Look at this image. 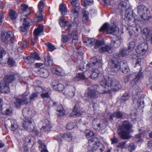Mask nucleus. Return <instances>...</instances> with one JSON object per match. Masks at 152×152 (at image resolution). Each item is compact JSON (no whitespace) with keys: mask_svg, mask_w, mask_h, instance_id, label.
<instances>
[{"mask_svg":"<svg viewBox=\"0 0 152 152\" xmlns=\"http://www.w3.org/2000/svg\"><path fill=\"white\" fill-rule=\"evenodd\" d=\"M72 35L71 34H69L67 35L63 36L62 38V41L64 42H67L72 37Z\"/></svg>","mask_w":152,"mask_h":152,"instance_id":"ea45409f","label":"nucleus"},{"mask_svg":"<svg viewBox=\"0 0 152 152\" xmlns=\"http://www.w3.org/2000/svg\"><path fill=\"white\" fill-rule=\"evenodd\" d=\"M126 141L120 142L117 145V147L121 149L126 148Z\"/></svg>","mask_w":152,"mask_h":152,"instance_id":"c03bdc74","label":"nucleus"},{"mask_svg":"<svg viewBox=\"0 0 152 152\" xmlns=\"http://www.w3.org/2000/svg\"><path fill=\"white\" fill-rule=\"evenodd\" d=\"M37 94L36 92H34L30 96V100H34L35 99V98H37Z\"/></svg>","mask_w":152,"mask_h":152,"instance_id":"bf43d9fd","label":"nucleus"},{"mask_svg":"<svg viewBox=\"0 0 152 152\" xmlns=\"http://www.w3.org/2000/svg\"><path fill=\"white\" fill-rule=\"evenodd\" d=\"M45 64L47 65L50 66L53 64V59L51 57H46L45 58Z\"/></svg>","mask_w":152,"mask_h":152,"instance_id":"4c0bfd02","label":"nucleus"},{"mask_svg":"<svg viewBox=\"0 0 152 152\" xmlns=\"http://www.w3.org/2000/svg\"><path fill=\"white\" fill-rule=\"evenodd\" d=\"M123 114L122 112L118 111L114 112L110 115L109 118L112 121L113 120V118L116 117L117 118H120L123 117Z\"/></svg>","mask_w":152,"mask_h":152,"instance_id":"a878e982","label":"nucleus"},{"mask_svg":"<svg viewBox=\"0 0 152 152\" xmlns=\"http://www.w3.org/2000/svg\"><path fill=\"white\" fill-rule=\"evenodd\" d=\"M59 11L62 15H65L66 14L67 10L65 4H62L60 5Z\"/></svg>","mask_w":152,"mask_h":152,"instance_id":"2f4dec72","label":"nucleus"},{"mask_svg":"<svg viewBox=\"0 0 152 152\" xmlns=\"http://www.w3.org/2000/svg\"><path fill=\"white\" fill-rule=\"evenodd\" d=\"M118 28L115 25L109 26L108 23H105L99 29V31L103 32L106 31L107 34H113L118 31Z\"/></svg>","mask_w":152,"mask_h":152,"instance_id":"0eeeda50","label":"nucleus"},{"mask_svg":"<svg viewBox=\"0 0 152 152\" xmlns=\"http://www.w3.org/2000/svg\"><path fill=\"white\" fill-rule=\"evenodd\" d=\"M53 106L56 107L57 112V114L60 116H63L65 115V112L62 105L58 104L56 102L53 103Z\"/></svg>","mask_w":152,"mask_h":152,"instance_id":"f3484780","label":"nucleus"},{"mask_svg":"<svg viewBox=\"0 0 152 152\" xmlns=\"http://www.w3.org/2000/svg\"><path fill=\"white\" fill-rule=\"evenodd\" d=\"M125 3L123 1H121L118 5L117 8L120 10V12H121L122 11L125 10Z\"/></svg>","mask_w":152,"mask_h":152,"instance_id":"f704fd0d","label":"nucleus"},{"mask_svg":"<svg viewBox=\"0 0 152 152\" xmlns=\"http://www.w3.org/2000/svg\"><path fill=\"white\" fill-rule=\"evenodd\" d=\"M1 113L6 115H10L12 113V110L11 108H9L6 110L5 109H3L2 108V110L1 112Z\"/></svg>","mask_w":152,"mask_h":152,"instance_id":"58836bf2","label":"nucleus"},{"mask_svg":"<svg viewBox=\"0 0 152 152\" xmlns=\"http://www.w3.org/2000/svg\"><path fill=\"white\" fill-rule=\"evenodd\" d=\"M22 18L20 19V20H22L23 19V21H24L23 23V26H21L20 28V30L21 31L23 32H27V30L28 28L30 26L29 22L27 20V18L26 16L23 15V16L22 15Z\"/></svg>","mask_w":152,"mask_h":152,"instance_id":"4468645a","label":"nucleus"},{"mask_svg":"<svg viewBox=\"0 0 152 152\" xmlns=\"http://www.w3.org/2000/svg\"><path fill=\"white\" fill-rule=\"evenodd\" d=\"M95 86L94 85L90 86L85 93V96L88 98H94L95 95Z\"/></svg>","mask_w":152,"mask_h":152,"instance_id":"6ab92c4d","label":"nucleus"},{"mask_svg":"<svg viewBox=\"0 0 152 152\" xmlns=\"http://www.w3.org/2000/svg\"><path fill=\"white\" fill-rule=\"evenodd\" d=\"M28 6L25 4L21 5V8L23 11H26L28 8Z\"/></svg>","mask_w":152,"mask_h":152,"instance_id":"338daca9","label":"nucleus"},{"mask_svg":"<svg viewBox=\"0 0 152 152\" xmlns=\"http://www.w3.org/2000/svg\"><path fill=\"white\" fill-rule=\"evenodd\" d=\"M134 43L133 42H130L128 46V48H124L121 49L118 54L119 57L126 56L134 48Z\"/></svg>","mask_w":152,"mask_h":152,"instance_id":"9b49d317","label":"nucleus"},{"mask_svg":"<svg viewBox=\"0 0 152 152\" xmlns=\"http://www.w3.org/2000/svg\"><path fill=\"white\" fill-rule=\"evenodd\" d=\"M95 59L92 58L88 64H86L83 63L78 66L77 69L83 72H85L89 70V74L90 77L93 80L95 79Z\"/></svg>","mask_w":152,"mask_h":152,"instance_id":"7ed1b4c3","label":"nucleus"},{"mask_svg":"<svg viewBox=\"0 0 152 152\" xmlns=\"http://www.w3.org/2000/svg\"><path fill=\"white\" fill-rule=\"evenodd\" d=\"M95 40L94 38H88L87 40L85 42L86 45L91 47L95 44Z\"/></svg>","mask_w":152,"mask_h":152,"instance_id":"72a5a7b5","label":"nucleus"},{"mask_svg":"<svg viewBox=\"0 0 152 152\" xmlns=\"http://www.w3.org/2000/svg\"><path fill=\"white\" fill-rule=\"evenodd\" d=\"M104 150L102 144L99 142H96V152H102Z\"/></svg>","mask_w":152,"mask_h":152,"instance_id":"473e14b6","label":"nucleus"},{"mask_svg":"<svg viewBox=\"0 0 152 152\" xmlns=\"http://www.w3.org/2000/svg\"><path fill=\"white\" fill-rule=\"evenodd\" d=\"M99 51L102 53L108 52L109 53H112V48L109 45H105L104 46L99 48L98 49Z\"/></svg>","mask_w":152,"mask_h":152,"instance_id":"b1692460","label":"nucleus"},{"mask_svg":"<svg viewBox=\"0 0 152 152\" xmlns=\"http://www.w3.org/2000/svg\"><path fill=\"white\" fill-rule=\"evenodd\" d=\"M111 141L112 144L116 143L118 142V139L115 137H114L113 138L111 139Z\"/></svg>","mask_w":152,"mask_h":152,"instance_id":"774afa93","label":"nucleus"},{"mask_svg":"<svg viewBox=\"0 0 152 152\" xmlns=\"http://www.w3.org/2000/svg\"><path fill=\"white\" fill-rule=\"evenodd\" d=\"M75 89V87L71 86L66 88L63 93L64 95L66 96L72 97L74 96Z\"/></svg>","mask_w":152,"mask_h":152,"instance_id":"dca6fc26","label":"nucleus"},{"mask_svg":"<svg viewBox=\"0 0 152 152\" xmlns=\"http://www.w3.org/2000/svg\"><path fill=\"white\" fill-rule=\"evenodd\" d=\"M46 45L48 48V50L52 52L56 49L54 46L50 43L46 44Z\"/></svg>","mask_w":152,"mask_h":152,"instance_id":"09e8293b","label":"nucleus"},{"mask_svg":"<svg viewBox=\"0 0 152 152\" xmlns=\"http://www.w3.org/2000/svg\"><path fill=\"white\" fill-rule=\"evenodd\" d=\"M26 59L27 61V62L28 63L32 64L34 62V59L31 56L27 57Z\"/></svg>","mask_w":152,"mask_h":152,"instance_id":"6e6d98bb","label":"nucleus"},{"mask_svg":"<svg viewBox=\"0 0 152 152\" xmlns=\"http://www.w3.org/2000/svg\"><path fill=\"white\" fill-rule=\"evenodd\" d=\"M104 44V42L102 40H97L96 41V47L102 46Z\"/></svg>","mask_w":152,"mask_h":152,"instance_id":"3c124183","label":"nucleus"},{"mask_svg":"<svg viewBox=\"0 0 152 152\" xmlns=\"http://www.w3.org/2000/svg\"><path fill=\"white\" fill-rule=\"evenodd\" d=\"M43 12L38 11L36 14L37 20H43V18L42 15Z\"/></svg>","mask_w":152,"mask_h":152,"instance_id":"de8ad7c7","label":"nucleus"},{"mask_svg":"<svg viewBox=\"0 0 152 152\" xmlns=\"http://www.w3.org/2000/svg\"><path fill=\"white\" fill-rule=\"evenodd\" d=\"M8 65L10 66H12L15 64V62L14 60L12 58H9L8 60Z\"/></svg>","mask_w":152,"mask_h":152,"instance_id":"864d4df0","label":"nucleus"},{"mask_svg":"<svg viewBox=\"0 0 152 152\" xmlns=\"http://www.w3.org/2000/svg\"><path fill=\"white\" fill-rule=\"evenodd\" d=\"M40 77L44 78H46L48 76L49 74L48 71L46 69H43L41 70L39 73Z\"/></svg>","mask_w":152,"mask_h":152,"instance_id":"e433bc0d","label":"nucleus"},{"mask_svg":"<svg viewBox=\"0 0 152 152\" xmlns=\"http://www.w3.org/2000/svg\"><path fill=\"white\" fill-rule=\"evenodd\" d=\"M136 141L137 142H140L142 141V140L141 138V134H137L135 135Z\"/></svg>","mask_w":152,"mask_h":152,"instance_id":"e2e57ef3","label":"nucleus"},{"mask_svg":"<svg viewBox=\"0 0 152 152\" xmlns=\"http://www.w3.org/2000/svg\"><path fill=\"white\" fill-rule=\"evenodd\" d=\"M142 32V36L143 39L148 41L151 39L152 34H151L149 32L148 28H144Z\"/></svg>","mask_w":152,"mask_h":152,"instance_id":"4be33fe9","label":"nucleus"},{"mask_svg":"<svg viewBox=\"0 0 152 152\" xmlns=\"http://www.w3.org/2000/svg\"><path fill=\"white\" fill-rule=\"evenodd\" d=\"M82 20L84 23H86L89 20L88 13L85 9H83L82 11Z\"/></svg>","mask_w":152,"mask_h":152,"instance_id":"bb28decb","label":"nucleus"},{"mask_svg":"<svg viewBox=\"0 0 152 152\" xmlns=\"http://www.w3.org/2000/svg\"><path fill=\"white\" fill-rule=\"evenodd\" d=\"M9 14L10 18L11 19L14 20L16 18V15H15V11L10 10L9 12Z\"/></svg>","mask_w":152,"mask_h":152,"instance_id":"a18cd8bd","label":"nucleus"},{"mask_svg":"<svg viewBox=\"0 0 152 152\" xmlns=\"http://www.w3.org/2000/svg\"><path fill=\"white\" fill-rule=\"evenodd\" d=\"M148 48V45L145 43H143L137 46L136 50L138 54L142 56L146 53Z\"/></svg>","mask_w":152,"mask_h":152,"instance_id":"ddd939ff","label":"nucleus"},{"mask_svg":"<svg viewBox=\"0 0 152 152\" xmlns=\"http://www.w3.org/2000/svg\"><path fill=\"white\" fill-rule=\"evenodd\" d=\"M23 114V116L26 118H31V116H32L31 111L30 108L28 107L25 108L23 109L22 111Z\"/></svg>","mask_w":152,"mask_h":152,"instance_id":"393cba45","label":"nucleus"},{"mask_svg":"<svg viewBox=\"0 0 152 152\" xmlns=\"http://www.w3.org/2000/svg\"><path fill=\"white\" fill-rule=\"evenodd\" d=\"M28 93V92H26L23 94L22 96V99L15 98L14 104L17 107L19 108L22 105L26 104H28L29 101L28 98L27 97Z\"/></svg>","mask_w":152,"mask_h":152,"instance_id":"6e6552de","label":"nucleus"},{"mask_svg":"<svg viewBox=\"0 0 152 152\" xmlns=\"http://www.w3.org/2000/svg\"><path fill=\"white\" fill-rule=\"evenodd\" d=\"M31 56L33 58H34V60L37 59L39 60L40 59V58L38 54L34 52L31 53Z\"/></svg>","mask_w":152,"mask_h":152,"instance_id":"680f3d73","label":"nucleus"},{"mask_svg":"<svg viewBox=\"0 0 152 152\" xmlns=\"http://www.w3.org/2000/svg\"><path fill=\"white\" fill-rule=\"evenodd\" d=\"M142 73L140 72V70L138 73L137 75L132 80L131 85L132 86H134L138 83L140 77L142 75Z\"/></svg>","mask_w":152,"mask_h":152,"instance_id":"cd10ccee","label":"nucleus"},{"mask_svg":"<svg viewBox=\"0 0 152 152\" xmlns=\"http://www.w3.org/2000/svg\"><path fill=\"white\" fill-rule=\"evenodd\" d=\"M85 136L88 138H90L91 137H93L94 135V133L88 129L86 130L84 132Z\"/></svg>","mask_w":152,"mask_h":152,"instance_id":"a19ab883","label":"nucleus"},{"mask_svg":"<svg viewBox=\"0 0 152 152\" xmlns=\"http://www.w3.org/2000/svg\"><path fill=\"white\" fill-rule=\"evenodd\" d=\"M128 98V94H125L121 96V102H124V101L127 100Z\"/></svg>","mask_w":152,"mask_h":152,"instance_id":"603ef678","label":"nucleus"},{"mask_svg":"<svg viewBox=\"0 0 152 152\" xmlns=\"http://www.w3.org/2000/svg\"><path fill=\"white\" fill-rule=\"evenodd\" d=\"M1 39L3 42L5 43L8 44L11 41V43H13L14 34L10 31L2 33L1 34Z\"/></svg>","mask_w":152,"mask_h":152,"instance_id":"9d476101","label":"nucleus"},{"mask_svg":"<svg viewBox=\"0 0 152 152\" xmlns=\"http://www.w3.org/2000/svg\"><path fill=\"white\" fill-rule=\"evenodd\" d=\"M38 7L39 9L38 11L43 12L44 4L42 1L41 0L39 2L38 5Z\"/></svg>","mask_w":152,"mask_h":152,"instance_id":"37998d69","label":"nucleus"},{"mask_svg":"<svg viewBox=\"0 0 152 152\" xmlns=\"http://www.w3.org/2000/svg\"><path fill=\"white\" fill-rule=\"evenodd\" d=\"M72 12L75 16L73 22L72 23V24L73 26H76V27H77L80 23L79 19L77 18L78 12L75 9L73 10L72 11Z\"/></svg>","mask_w":152,"mask_h":152,"instance_id":"5701e85b","label":"nucleus"},{"mask_svg":"<svg viewBox=\"0 0 152 152\" xmlns=\"http://www.w3.org/2000/svg\"><path fill=\"white\" fill-rule=\"evenodd\" d=\"M135 146L133 143H130L128 147V149L129 152H132L133 151L135 150Z\"/></svg>","mask_w":152,"mask_h":152,"instance_id":"49530a36","label":"nucleus"},{"mask_svg":"<svg viewBox=\"0 0 152 152\" xmlns=\"http://www.w3.org/2000/svg\"><path fill=\"white\" fill-rule=\"evenodd\" d=\"M133 91L135 92L136 95L138 94L141 91V88L138 86H135Z\"/></svg>","mask_w":152,"mask_h":152,"instance_id":"052dcab7","label":"nucleus"},{"mask_svg":"<svg viewBox=\"0 0 152 152\" xmlns=\"http://www.w3.org/2000/svg\"><path fill=\"white\" fill-rule=\"evenodd\" d=\"M74 124L73 123H71L68 124L66 126V129L68 130H71L74 127Z\"/></svg>","mask_w":152,"mask_h":152,"instance_id":"13d9d810","label":"nucleus"},{"mask_svg":"<svg viewBox=\"0 0 152 152\" xmlns=\"http://www.w3.org/2000/svg\"><path fill=\"white\" fill-rule=\"evenodd\" d=\"M43 30V26L42 25H39L38 28L34 30V38L30 40L31 45H34L36 43V41L38 39V37L39 34L42 32Z\"/></svg>","mask_w":152,"mask_h":152,"instance_id":"f8f14e48","label":"nucleus"},{"mask_svg":"<svg viewBox=\"0 0 152 152\" xmlns=\"http://www.w3.org/2000/svg\"><path fill=\"white\" fill-rule=\"evenodd\" d=\"M53 87L56 90L61 91L63 90L64 88V86L63 85L60 83H53Z\"/></svg>","mask_w":152,"mask_h":152,"instance_id":"7c9ffc66","label":"nucleus"},{"mask_svg":"<svg viewBox=\"0 0 152 152\" xmlns=\"http://www.w3.org/2000/svg\"><path fill=\"white\" fill-rule=\"evenodd\" d=\"M41 146H39V148L41 152H48L46 149V146L45 144H42Z\"/></svg>","mask_w":152,"mask_h":152,"instance_id":"8fccbe9b","label":"nucleus"},{"mask_svg":"<svg viewBox=\"0 0 152 152\" xmlns=\"http://www.w3.org/2000/svg\"><path fill=\"white\" fill-rule=\"evenodd\" d=\"M148 9L144 5H140L132 11L134 18L140 21H145L147 19V12Z\"/></svg>","mask_w":152,"mask_h":152,"instance_id":"f257e3e1","label":"nucleus"},{"mask_svg":"<svg viewBox=\"0 0 152 152\" xmlns=\"http://www.w3.org/2000/svg\"><path fill=\"white\" fill-rule=\"evenodd\" d=\"M112 64L111 65L110 67L111 68H114V70L115 71H119L126 74L129 72V69L126 61H121L119 63L117 61H112Z\"/></svg>","mask_w":152,"mask_h":152,"instance_id":"423d86ee","label":"nucleus"},{"mask_svg":"<svg viewBox=\"0 0 152 152\" xmlns=\"http://www.w3.org/2000/svg\"><path fill=\"white\" fill-rule=\"evenodd\" d=\"M11 130L12 131L16 130L18 128V125L16 120L15 119H12L11 120Z\"/></svg>","mask_w":152,"mask_h":152,"instance_id":"c756f323","label":"nucleus"},{"mask_svg":"<svg viewBox=\"0 0 152 152\" xmlns=\"http://www.w3.org/2000/svg\"><path fill=\"white\" fill-rule=\"evenodd\" d=\"M78 78V80L80 79H84L86 78V77L83 73H78L76 77V78Z\"/></svg>","mask_w":152,"mask_h":152,"instance_id":"4d7b16f0","label":"nucleus"},{"mask_svg":"<svg viewBox=\"0 0 152 152\" xmlns=\"http://www.w3.org/2000/svg\"><path fill=\"white\" fill-rule=\"evenodd\" d=\"M15 79L13 75H8L5 76L0 85V93L3 92L5 93L10 92L9 84L13 81Z\"/></svg>","mask_w":152,"mask_h":152,"instance_id":"39448f33","label":"nucleus"},{"mask_svg":"<svg viewBox=\"0 0 152 152\" xmlns=\"http://www.w3.org/2000/svg\"><path fill=\"white\" fill-rule=\"evenodd\" d=\"M34 140V138L33 137L29 135L25 137L24 140L26 142L30 143L31 142H33Z\"/></svg>","mask_w":152,"mask_h":152,"instance_id":"79ce46f5","label":"nucleus"},{"mask_svg":"<svg viewBox=\"0 0 152 152\" xmlns=\"http://www.w3.org/2000/svg\"><path fill=\"white\" fill-rule=\"evenodd\" d=\"M82 111L80 109L79 104L77 103L74 107V108L72 112L69 114L71 117L75 115L77 116H79L81 115Z\"/></svg>","mask_w":152,"mask_h":152,"instance_id":"2eb2a0df","label":"nucleus"},{"mask_svg":"<svg viewBox=\"0 0 152 152\" xmlns=\"http://www.w3.org/2000/svg\"><path fill=\"white\" fill-rule=\"evenodd\" d=\"M71 4L73 7H75L78 3L77 0H70Z\"/></svg>","mask_w":152,"mask_h":152,"instance_id":"0e129e2a","label":"nucleus"},{"mask_svg":"<svg viewBox=\"0 0 152 152\" xmlns=\"http://www.w3.org/2000/svg\"><path fill=\"white\" fill-rule=\"evenodd\" d=\"M22 127L26 130L28 132L31 131L32 129V121L30 119H26L22 124Z\"/></svg>","mask_w":152,"mask_h":152,"instance_id":"a211bd4d","label":"nucleus"},{"mask_svg":"<svg viewBox=\"0 0 152 152\" xmlns=\"http://www.w3.org/2000/svg\"><path fill=\"white\" fill-rule=\"evenodd\" d=\"M6 53V51L4 49L0 46V58L1 59L3 56Z\"/></svg>","mask_w":152,"mask_h":152,"instance_id":"5fc2aeb1","label":"nucleus"},{"mask_svg":"<svg viewBox=\"0 0 152 152\" xmlns=\"http://www.w3.org/2000/svg\"><path fill=\"white\" fill-rule=\"evenodd\" d=\"M133 15L132 12L129 11V10H127L125 12V19L126 20H128V22L130 21L133 18Z\"/></svg>","mask_w":152,"mask_h":152,"instance_id":"c85d7f7f","label":"nucleus"},{"mask_svg":"<svg viewBox=\"0 0 152 152\" xmlns=\"http://www.w3.org/2000/svg\"><path fill=\"white\" fill-rule=\"evenodd\" d=\"M84 2L86 6L88 5L93 3V0H84Z\"/></svg>","mask_w":152,"mask_h":152,"instance_id":"69168bd1","label":"nucleus"},{"mask_svg":"<svg viewBox=\"0 0 152 152\" xmlns=\"http://www.w3.org/2000/svg\"><path fill=\"white\" fill-rule=\"evenodd\" d=\"M59 23L61 28L67 32L70 31L73 29V26L72 23L71 24L68 21H65L63 17L59 18Z\"/></svg>","mask_w":152,"mask_h":152,"instance_id":"1a4fd4ad","label":"nucleus"},{"mask_svg":"<svg viewBox=\"0 0 152 152\" xmlns=\"http://www.w3.org/2000/svg\"><path fill=\"white\" fill-rule=\"evenodd\" d=\"M122 125V126H120L119 127L120 129H121V127L122 129L118 133V135L122 139H128L130 137L129 131L132 127V125L128 121H124Z\"/></svg>","mask_w":152,"mask_h":152,"instance_id":"20e7f679","label":"nucleus"},{"mask_svg":"<svg viewBox=\"0 0 152 152\" xmlns=\"http://www.w3.org/2000/svg\"><path fill=\"white\" fill-rule=\"evenodd\" d=\"M63 138L65 140L70 141L71 140L72 137L71 134L69 133H67L63 135Z\"/></svg>","mask_w":152,"mask_h":152,"instance_id":"c9c22d12","label":"nucleus"},{"mask_svg":"<svg viewBox=\"0 0 152 152\" xmlns=\"http://www.w3.org/2000/svg\"><path fill=\"white\" fill-rule=\"evenodd\" d=\"M42 126L40 129L42 131H48L51 128V125L50 122L46 119H43L42 121Z\"/></svg>","mask_w":152,"mask_h":152,"instance_id":"412c9836","label":"nucleus"},{"mask_svg":"<svg viewBox=\"0 0 152 152\" xmlns=\"http://www.w3.org/2000/svg\"><path fill=\"white\" fill-rule=\"evenodd\" d=\"M123 42V39L121 36H115V39L111 41V45L114 48L119 47Z\"/></svg>","mask_w":152,"mask_h":152,"instance_id":"aec40b11","label":"nucleus"},{"mask_svg":"<svg viewBox=\"0 0 152 152\" xmlns=\"http://www.w3.org/2000/svg\"><path fill=\"white\" fill-rule=\"evenodd\" d=\"M100 84L102 86L110 88L115 91H118L121 88L120 83L115 79L105 77L102 79Z\"/></svg>","mask_w":152,"mask_h":152,"instance_id":"f03ea898","label":"nucleus"}]
</instances>
